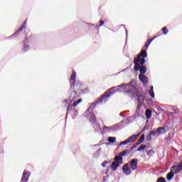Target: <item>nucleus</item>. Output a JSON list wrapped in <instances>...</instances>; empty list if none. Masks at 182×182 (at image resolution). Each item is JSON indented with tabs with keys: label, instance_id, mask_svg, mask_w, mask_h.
I'll return each mask as SVG.
<instances>
[{
	"label": "nucleus",
	"instance_id": "1",
	"mask_svg": "<svg viewBox=\"0 0 182 182\" xmlns=\"http://www.w3.org/2000/svg\"><path fill=\"white\" fill-rule=\"evenodd\" d=\"M107 100H109V95H103L102 97L98 99V101L91 104L90 108L87 109L84 113L85 117L87 118L90 123H96V115H95V113L90 111V109L95 107L97 103H106Z\"/></svg>",
	"mask_w": 182,
	"mask_h": 182
},
{
	"label": "nucleus",
	"instance_id": "2",
	"mask_svg": "<svg viewBox=\"0 0 182 182\" xmlns=\"http://www.w3.org/2000/svg\"><path fill=\"white\" fill-rule=\"evenodd\" d=\"M114 89L117 92H124V93H136V92L137 91V90H136V87L134 86V84L132 82L126 85L122 84L119 86L114 87L111 90H109V94L107 95H109V96H111V95H113L114 93V92H113Z\"/></svg>",
	"mask_w": 182,
	"mask_h": 182
},
{
	"label": "nucleus",
	"instance_id": "3",
	"mask_svg": "<svg viewBox=\"0 0 182 182\" xmlns=\"http://www.w3.org/2000/svg\"><path fill=\"white\" fill-rule=\"evenodd\" d=\"M143 58H147V52H146V50H142L134 59V63L135 65L134 69L136 72L139 71V66H140V65H144V63H146V60Z\"/></svg>",
	"mask_w": 182,
	"mask_h": 182
},
{
	"label": "nucleus",
	"instance_id": "4",
	"mask_svg": "<svg viewBox=\"0 0 182 182\" xmlns=\"http://www.w3.org/2000/svg\"><path fill=\"white\" fill-rule=\"evenodd\" d=\"M182 170V161L178 166H173L171 168V172L167 174V180H171L174 174H178Z\"/></svg>",
	"mask_w": 182,
	"mask_h": 182
},
{
	"label": "nucleus",
	"instance_id": "5",
	"mask_svg": "<svg viewBox=\"0 0 182 182\" xmlns=\"http://www.w3.org/2000/svg\"><path fill=\"white\" fill-rule=\"evenodd\" d=\"M120 164H123V158L121 156H117L114 158V161L112 163L110 168L112 171H116Z\"/></svg>",
	"mask_w": 182,
	"mask_h": 182
},
{
	"label": "nucleus",
	"instance_id": "6",
	"mask_svg": "<svg viewBox=\"0 0 182 182\" xmlns=\"http://www.w3.org/2000/svg\"><path fill=\"white\" fill-rule=\"evenodd\" d=\"M70 86L71 89L74 90L75 92L82 90V82H79L77 81H75V83L70 84Z\"/></svg>",
	"mask_w": 182,
	"mask_h": 182
},
{
	"label": "nucleus",
	"instance_id": "7",
	"mask_svg": "<svg viewBox=\"0 0 182 182\" xmlns=\"http://www.w3.org/2000/svg\"><path fill=\"white\" fill-rule=\"evenodd\" d=\"M29 177H31V172H29V171H24L23 173L21 182L29 181Z\"/></svg>",
	"mask_w": 182,
	"mask_h": 182
},
{
	"label": "nucleus",
	"instance_id": "8",
	"mask_svg": "<svg viewBox=\"0 0 182 182\" xmlns=\"http://www.w3.org/2000/svg\"><path fill=\"white\" fill-rule=\"evenodd\" d=\"M122 171H123V173L127 176L132 174V168H130L128 164H124L122 166Z\"/></svg>",
	"mask_w": 182,
	"mask_h": 182
},
{
	"label": "nucleus",
	"instance_id": "9",
	"mask_svg": "<svg viewBox=\"0 0 182 182\" xmlns=\"http://www.w3.org/2000/svg\"><path fill=\"white\" fill-rule=\"evenodd\" d=\"M129 166L131 167V169L134 171L137 168V159H132L130 162H129Z\"/></svg>",
	"mask_w": 182,
	"mask_h": 182
},
{
	"label": "nucleus",
	"instance_id": "10",
	"mask_svg": "<svg viewBox=\"0 0 182 182\" xmlns=\"http://www.w3.org/2000/svg\"><path fill=\"white\" fill-rule=\"evenodd\" d=\"M139 80H141V82H143L144 83H148L149 82V78L145 76L143 74H140L139 76Z\"/></svg>",
	"mask_w": 182,
	"mask_h": 182
},
{
	"label": "nucleus",
	"instance_id": "11",
	"mask_svg": "<svg viewBox=\"0 0 182 182\" xmlns=\"http://www.w3.org/2000/svg\"><path fill=\"white\" fill-rule=\"evenodd\" d=\"M156 133L157 136H160L161 134H164V133H166V129H164V127H159L156 131Z\"/></svg>",
	"mask_w": 182,
	"mask_h": 182
},
{
	"label": "nucleus",
	"instance_id": "12",
	"mask_svg": "<svg viewBox=\"0 0 182 182\" xmlns=\"http://www.w3.org/2000/svg\"><path fill=\"white\" fill-rule=\"evenodd\" d=\"M140 134H141V132H139V134L133 135L131 137L128 138V140H129V143H133V141H134L137 139V137L140 136Z\"/></svg>",
	"mask_w": 182,
	"mask_h": 182
},
{
	"label": "nucleus",
	"instance_id": "13",
	"mask_svg": "<svg viewBox=\"0 0 182 182\" xmlns=\"http://www.w3.org/2000/svg\"><path fill=\"white\" fill-rule=\"evenodd\" d=\"M75 79H76V73L73 71V74L71 75L70 78L71 85L73 83H76Z\"/></svg>",
	"mask_w": 182,
	"mask_h": 182
},
{
	"label": "nucleus",
	"instance_id": "14",
	"mask_svg": "<svg viewBox=\"0 0 182 182\" xmlns=\"http://www.w3.org/2000/svg\"><path fill=\"white\" fill-rule=\"evenodd\" d=\"M139 73H141V75H144V73H146V72L147 71V68L144 66H141L139 65Z\"/></svg>",
	"mask_w": 182,
	"mask_h": 182
},
{
	"label": "nucleus",
	"instance_id": "15",
	"mask_svg": "<svg viewBox=\"0 0 182 182\" xmlns=\"http://www.w3.org/2000/svg\"><path fill=\"white\" fill-rule=\"evenodd\" d=\"M149 95H150L151 97H152V99H154V87L153 86L150 87L149 90L148 91Z\"/></svg>",
	"mask_w": 182,
	"mask_h": 182
},
{
	"label": "nucleus",
	"instance_id": "16",
	"mask_svg": "<svg viewBox=\"0 0 182 182\" xmlns=\"http://www.w3.org/2000/svg\"><path fill=\"white\" fill-rule=\"evenodd\" d=\"M145 115L146 117V119H150V117H151V110L146 109L145 112Z\"/></svg>",
	"mask_w": 182,
	"mask_h": 182
},
{
	"label": "nucleus",
	"instance_id": "17",
	"mask_svg": "<svg viewBox=\"0 0 182 182\" xmlns=\"http://www.w3.org/2000/svg\"><path fill=\"white\" fill-rule=\"evenodd\" d=\"M82 101L83 100L79 99L73 103V106H74V107H76V106H77V105H79L80 103H82Z\"/></svg>",
	"mask_w": 182,
	"mask_h": 182
},
{
	"label": "nucleus",
	"instance_id": "18",
	"mask_svg": "<svg viewBox=\"0 0 182 182\" xmlns=\"http://www.w3.org/2000/svg\"><path fill=\"white\" fill-rule=\"evenodd\" d=\"M147 146L142 144L141 145L138 149H137V151H143V150H144V149H146Z\"/></svg>",
	"mask_w": 182,
	"mask_h": 182
},
{
	"label": "nucleus",
	"instance_id": "19",
	"mask_svg": "<svg viewBox=\"0 0 182 182\" xmlns=\"http://www.w3.org/2000/svg\"><path fill=\"white\" fill-rule=\"evenodd\" d=\"M129 143H130V141L128 139H127L125 141L120 142L119 146L129 144Z\"/></svg>",
	"mask_w": 182,
	"mask_h": 182
},
{
	"label": "nucleus",
	"instance_id": "20",
	"mask_svg": "<svg viewBox=\"0 0 182 182\" xmlns=\"http://www.w3.org/2000/svg\"><path fill=\"white\" fill-rule=\"evenodd\" d=\"M108 141H109V143H114V141H116V137H114V136L109 137Z\"/></svg>",
	"mask_w": 182,
	"mask_h": 182
},
{
	"label": "nucleus",
	"instance_id": "21",
	"mask_svg": "<svg viewBox=\"0 0 182 182\" xmlns=\"http://www.w3.org/2000/svg\"><path fill=\"white\" fill-rule=\"evenodd\" d=\"M153 154H154V150L153 149H150L149 151L147 153V156H149V157H151Z\"/></svg>",
	"mask_w": 182,
	"mask_h": 182
},
{
	"label": "nucleus",
	"instance_id": "22",
	"mask_svg": "<svg viewBox=\"0 0 182 182\" xmlns=\"http://www.w3.org/2000/svg\"><path fill=\"white\" fill-rule=\"evenodd\" d=\"M162 32L164 35H167V33H168V30H167V27L162 28Z\"/></svg>",
	"mask_w": 182,
	"mask_h": 182
},
{
	"label": "nucleus",
	"instance_id": "23",
	"mask_svg": "<svg viewBox=\"0 0 182 182\" xmlns=\"http://www.w3.org/2000/svg\"><path fill=\"white\" fill-rule=\"evenodd\" d=\"M139 143H143L144 141V134L141 135L139 140Z\"/></svg>",
	"mask_w": 182,
	"mask_h": 182
},
{
	"label": "nucleus",
	"instance_id": "24",
	"mask_svg": "<svg viewBox=\"0 0 182 182\" xmlns=\"http://www.w3.org/2000/svg\"><path fill=\"white\" fill-rule=\"evenodd\" d=\"M154 39H156V37L154 38H151V39L149 40V41H146L147 45H149V46H150V43H151L153 42V41H154Z\"/></svg>",
	"mask_w": 182,
	"mask_h": 182
},
{
	"label": "nucleus",
	"instance_id": "25",
	"mask_svg": "<svg viewBox=\"0 0 182 182\" xmlns=\"http://www.w3.org/2000/svg\"><path fill=\"white\" fill-rule=\"evenodd\" d=\"M107 164H109V161H105L102 164V167H106V166H107Z\"/></svg>",
	"mask_w": 182,
	"mask_h": 182
},
{
	"label": "nucleus",
	"instance_id": "26",
	"mask_svg": "<svg viewBox=\"0 0 182 182\" xmlns=\"http://www.w3.org/2000/svg\"><path fill=\"white\" fill-rule=\"evenodd\" d=\"M157 182H166V179L164 178H158Z\"/></svg>",
	"mask_w": 182,
	"mask_h": 182
},
{
	"label": "nucleus",
	"instance_id": "27",
	"mask_svg": "<svg viewBox=\"0 0 182 182\" xmlns=\"http://www.w3.org/2000/svg\"><path fill=\"white\" fill-rule=\"evenodd\" d=\"M156 134H157V132H156L154 131H152V132H150L151 136H156Z\"/></svg>",
	"mask_w": 182,
	"mask_h": 182
},
{
	"label": "nucleus",
	"instance_id": "28",
	"mask_svg": "<svg viewBox=\"0 0 182 182\" xmlns=\"http://www.w3.org/2000/svg\"><path fill=\"white\" fill-rule=\"evenodd\" d=\"M149 44H147V43H145V45H144V49H146H146H149Z\"/></svg>",
	"mask_w": 182,
	"mask_h": 182
},
{
	"label": "nucleus",
	"instance_id": "29",
	"mask_svg": "<svg viewBox=\"0 0 182 182\" xmlns=\"http://www.w3.org/2000/svg\"><path fill=\"white\" fill-rule=\"evenodd\" d=\"M103 25H105V21H100V26H103Z\"/></svg>",
	"mask_w": 182,
	"mask_h": 182
},
{
	"label": "nucleus",
	"instance_id": "30",
	"mask_svg": "<svg viewBox=\"0 0 182 182\" xmlns=\"http://www.w3.org/2000/svg\"><path fill=\"white\" fill-rule=\"evenodd\" d=\"M24 50L26 52L27 50H29V46H26L25 48H24Z\"/></svg>",
	"mask_w": 182,
	"mask_h": 182
},
{
	"label": "nucleus",
	"instance_id": "31",
	"mask_svg": "<svg viewBox=\"0 0 182 182\" xmlns=\"http://www.w3.org/2000/svg\"><path fill=\"white\" fill-rule=\"evenodd\" d=\"M26 26H23L21 28H20L19 31H23V29H26Z\"/></svg>",
	"mask_w": 182,
	"mask_h": 182
},
{
	"label": "nucleus",
	"instance_id": "32",
	"mask_svg": "<svg viewBox=\"0 0 182 182\" xmlns=\"http://www.w3.org/2000/svg\"><path fill=\"white\" fill-rule=\"evenodd\" d=\"M103 129H108L109 130H112V127H105Z\"/></svg>",
	"mask_w": 182,
	"mask_h": 182
},
{
	"label": "nucleus",
	"instance_id": "33",
	"mask_svg": "<svg viewBox=\"0 0 182 182\" xmlns=\"http://www.w3.org/2000/svg\"><path fill=\"white\" fill-rule=\"evenodd\" d=\"M70 107H72V106H70V105H69V106L68 107L67 112H69V110H70Z\"/></svg>",
	"mask_w": 182,
	"mask_h": 182
},
{
	"label": "nucleus",
	"instance_id": "34",
	"mask_svg": "<svg viewBox=\"0 0 182 182\" xmlns=\"http://www.w3.org/2000/svg\"><path fill=\"white\" fill-rule=\"evenodd\" d=\"M126 154V151H124L122 154H121V156H125Z\"/></svg>",
	"mask_w": 182,
	"mask_h": 182
},
{
	"label": "nucleus",
	"instance_id": "35",
	"mask_svg": "<svg viewBox=\"0 0 182 182\" xmlns=\"http://www.w3.org/2000/svg\"><path fill=\"white\" fill-rule=\"evenodd\" d=\"M25 24H26V21H25V23H24Z\"/></svg>",
	"mask_w": 182,
	"mask_h": 182
}]
</instances>
